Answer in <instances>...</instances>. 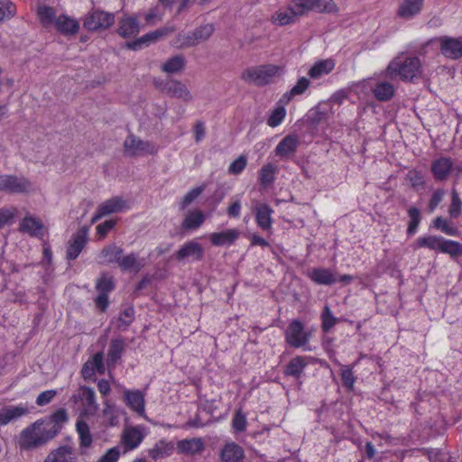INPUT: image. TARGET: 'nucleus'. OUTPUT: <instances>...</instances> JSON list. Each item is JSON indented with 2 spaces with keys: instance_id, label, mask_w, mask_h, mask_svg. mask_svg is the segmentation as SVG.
Listing matches in <instances>:
<instances>
[{
  "instance_id": "obj_21",
  "label": "nucleus",
  "mask_w": 462,
  "mask_h": 462,
  "mask_svg": "<svg viewBox=\"0 0 462 462\" xmlns=\"http://www.w3.org/2000/svg\"><path fill=\"white\" fill-rule=\"evenodd\" d=\"M123 249L116 244L105 246L98 254V263L103 265L119 263Z\"/></svg>"
},
{
  "instance_id": "obj_17",
  "label": "nucleus",
  "mask_w": 462,
  "mask_h": 462,
  "mask_svg": "<svg viewBox=\"0 0 462 462\" xmlns=\"http://www.w3.org/2000/svg\"><path fill=\"white\" fill-rule=\"evenodd\" d=\"M424 0H402L396 15L404 20H411L421 12Z\"/></svg>"
},
{
  "instance_id": "obj_11",
  "label": "nucleus",
  "mask_w": 462,
  "mask_h": 462,
  "mask_svg": "<svg viewBox=\"0 0 462 462\" xmlns=\"http://www.w3.org/2000/svg\"><path fill=\"white\" fill-rule=\"evenodd\" d=\"M144 437L145 432L143 426L125 427L121 436V443L125 447L124 452L136 448Z\"/></svg>"
},
{
  "instance_id": "obj_58",
  "label": "nucleus",
  "mask_w": 462,
  "mask_h": 462,
  "mask_svg": "<svg viewBox=\"0 0 462 462\" xmlns=\"http://www.w3.org/2000/svg\"><path fill=\"white\" fill-rule=\"evenodd\" d=\"M120 455V448L118 446L113 447L106 450V452L98 459V462H117Z\"/></svg>"
},
{
  "instance_id": "obj_50",
  "label": "nucleus",
  "mask_w": 462,
  "mask_h": 462,
  "mask_svg": "<svg viewBox=\"0 0 462 462\" xmlns=\"http://www.w3.org/2000/svg\"><path fill=\"white\" fill-rule=\"evenodd\" d=\"M134 317V310L132 307L126 308L122 311L117 319V328L121 330H125L133 322Z\"/></svg>"
},
{
  "instance_id": "obj_51",
  "label": "nucleus",
  "mask_w": 462,
  "mask_h": 462,
  "mask_svg": "<svg viewBox=\"0 0 462 462\" xmlns=\"http://www.w3.org/2000/svg\"><path fill=\"white\" fill-rule=\"evenodd\" d=\"M340 375L343 386L352 390L356 382L352 368L349 365H341Z\"/></svg>"
},
{
  "instance_id": "obj_25",
  "label": "nucleus",
  "mask_w": 462,
  "mask_h": 462,
  "mask_svg": "<svg viewBox=\"0 0 462 462\" xmlns=\"http://www.w3.org/2000/svg\"><path fill=\"white\" fill-rule=\"evenodd\" d=\"M453 167L449 158L441 157L435 160L431 164V171L438 180H445L448 177Z\"/></svg>"
},
{
  "instance_id": "obj_1",
  "label": "nucleus",
  "mask_w": 462,
  "mask_h": 462,
  "mask_svg": "<svg viewBox=\"0 0 462 462\" xmlns=\"http://www.w3.org/2000/svg\"><path fill=\"white\" fill-rule=\"evenodd\" d=\"M285 73V65L262 64L245 69L241 80L254 87L262 88L273 84L277 78Z\"/></svg>"
},
{
  "instance_id": "obj_52",
  "label": "nucleus",
  "mask_w": 462,
  "mask_h": 462,
  "mask_svg": "<svg viewBox=\"0 0 462 462\" xmlns=\"http://www.w3.org/2000/svg\"><path fill=\"white\" fill-rule=\"evenodd\" d=\"M321 328L324 332H328L337 322V319L333 316L329 307L326 305L321 313Z\"/></svg>"
},
{
  "instance_id": "obj_47",
  "label": "nucleus",
  "mask_w": 462,
  "mask_h": 462,
  "mask_svg": "<svg viewBox=\"0 0 462 462\" xmlns=\"http://www.w3.org/2000/svg\"><path fill=\"white\" fill-rule=\"evenodd\" d=\"M443 237L436 236H423L417 239L418 247H427L431 250L440 251Z\"/></svg>"
},
{
  "instance_id": "obj_27",
  "label": "nucleus",
  "mask_w": 462,
  "mask_h": 462,
  "mask_svg": "<svg viewBox=\"0 0 462 462\" xmlns=\"http://www.w3.org/2000/svg\"><path fill=\"white\" fill-rule=\"evenodd\" d=\"M272 208L266 204H258L255 207V218L257 225L263 230H268L272 226L273 219Z\"/></svg>"
},
{
  "instance_id": "obj_28",
  "label": "nucleus",
  "mask_w": 462,
  "mask_h": 462,
  "mask_svg": "<svg viewBox=\"0 0 462 462\" xmlns=\"http://www.w3.org/2000/svg\"><path fill=\"white\" fill-rule=\"evenodd\" d=\"M374 97L381 102H386L392 99L395 93L394 86L387 81H379L373 88Z\"/></svg>"
},
{
  "instance_id": "obj_34",
  "label": "nucleus",
  "mask_w": 462,
  "mask_h": 462,
  "mask_svg": "<svg viewBox=\"0 0 462 462\" xmlns=\"http://www.w3.org/2000/svg\"><path fill=\"white\" fill-rule=\"evenodd\" d=\"M335 68V61L332 59L322 60L316 62L309 70V76L312 79H319L328 75Z\"/></svg>"
},
{
  "instance_id": "obj_22",
  "label": "nucleus",
  "mask_w": 462,
  "mask_h": 462,
  "mask_svg": "<svg viewBox=\"0 0 462 462\" xmlns=\"http://www.w3.org/2000/svg\"><path fill=\"white\" fill-rule=\"evenodd\" d=\"M28 413V408L23 405L5 406L0 409V425H6L9 422L18 420Z\"/></svg>"
},
{
  "instance_id": "obj_37",
  "label": "nucleus",
  "mask_w": 462,
  "mask_h": 462,
  "mask_svg": "<svg viewBox=\"0 0 462 462\" xmlns=\"http://www.w3.org/2000/svg\"><path fill=\"white\" fill-rule=\"evenodd\" d=\"M71 455L72 448L69 446H62L50 453L45 462H75Z\"/></svg>"
},
{
  "instance_id": "obj_13",
  "label": "nucleus",
  "mask_w": 462,
  "mask_h": 462,
  "mask_svg": "<svg viewBox=\"0 0 462 462\" xmlns=\"http://www.w3.org/2000/svg\"><path fill=\"white\" fill-rule=\"evenodd\" d=\"M203 256L204 250L202 245L194 240L185 243L175 253V258L179 262H183L185 260L200 261L202 260Z\"/></svg>"
},
{
  "instance_id": "obj_57",
  "label": "nucleus",
  "mask_w": 462,
  "mask_h": 462,
  "mask_svg": "<svg viewBox=\"0 0 462 462\" xmlns=\"http://www.w3.org/2000/svg\"><path fill=\"white\" fill-rule=\"evenodd\" d=\"M462 201L456 190L451 193V204L449 207V214L452 217H457L461 213Z\"/></svg>"
},
{
  "instance_id": "obj_18",
  "label": "nucleus",
  "mask_w": 462,
  "mask_h": 462,
  "mask_svg": "<svg viewBox=\"0 0 462 462\" xmlns=\"http://www.w3.org/2000/svg\"><path fill=\"white\" fill-rule=\"evenodd\" d=\"M178 453L187 455V456H194L197 454H200L204 448L205 444L200 438H192V439H185L177 442L176 445Z\"/></svg>"
},
{
  "instance_id": "obj_49",
  "label": "nucleus",
  "mask_w": 462,
  "mask_h": 462,
  "mask_svg": "<svg viewBox=\"0 0 462 462\" xmlns=\"http://www.w3.org/2000/svg\"><path fill=\"white\" fill-rule=\"evenodd\" d=\"M408 216L410 221L408 224L407 233L408 235H413L421 220L420 211L417 208L411 207L408 209Z\"/></svg>"
},
{
  "instance_id": "obj_43",
  "label": "nucleus",
  "mask_w": 462,
  "mask_h": 462,
  "mask_svg": "<svg viewBox=\"0 0 462 462\" xmlns=\"http://www.w3.org/2000/svg\"><path fill=\"white\" fill-rule=\"evenodd\" d=\"M68 420V414L65 409L60 408L53 412L48 419L43 422L47 428L58 427L59 432L61 430L62 424Z\"/></svg>"
},
{
  "instance_id": "obj_61",
  "label": "nucleus",
  "mask_w": 462,
  "mask_h": 462,
  "mask_svg": "<svg viewBox=\"0 0 462 462\" xmlns=\"http://www.w3.org/2000/svg\"><path fill=\"white\" fill-rule=\"evenodd\" d=\"M15 208H0V228L9 224L14 217Z\"/></svg>"
},
{
  "instance_id": "obj_12",
  "label": "nucleus",
  "mask_w": 462,
  "mask_h": 462,
  "mask_svg": "<svg viewBox=\"0 0 462 462\" xmlns=\"http://www.w3.org/2000/svg\"><path fill=\"white\" fill-rule=\"evenodd\" d=\"M439 50L443 56L450 60H458L462 57V40L448 36L438 39Z\"/></svg>"
},
{
  "instance_id": "obj_39",
  "label": "nucleus",
  "mask_w": 462,
  "mask_h": 462,
  "mask_svg": "<svg viewBox=\"0 0 462 462\" xmlns=\"http://www.w3.org/2000/svg\"><path fill=\"white\" fill-rule=\"evenodd\" d=\"M205 220V216L200 210L189 211L183 220L182 226L188 230L199 227Z\"/></svg>"
},
{
  "instance_id": "obj_23",
  "label": "nucleus",
  "mask_w": 462,
  "mask_h": 462,
  "mask_svg": "<svg viewBox=\"0 0 462 462\" xmlns=\"http://www.w3.org/2000/svg\"><path fill=\"white\" fill-rule=\"evenodd\" d=\"M140 26L137 19L125 15L118 22L117 32L123 38L134 36L139 32Z\"/></svg>"
},
{
  "instance_id": "obj_3",
  "label": "nucleus",
  "mask_w": 462,
  "mask_h": 462,
  "mask_svg": "<svg viewBox=\"0 0 462 462\" xmlns=\"http://www.w3.org/2000/svg\"><path fill=\"white\" fill-rule=\"evenodd\" d=\"M58 433V427L47 428L44 422L36 421L21 432L19 446L23 449L38 448L53 439Z\"/></svg>"
},
{
  "instance_id": "obj_62",
  "label": "nucleus",
  "mask_w": 462,
  "mask_h": 462,
  "mask_svg": "<svg viewBox=\"0 0 462 462\" xmlns=\"http://www.w3.org/2000/svg\"><path fill=\"white\" fill-rule=\"evenodd\" d=\"M309 86L310 80L307 78L302 77L298 80L296 85L292 88H291V97L303 94L305 90L309 88Z\"/></svg>"
},
{
  "instance_id": "obj_32",
  "label": "nucleus",
  "mask_w": 462,
  "mask_h": 462,
  "mask_svg": "<svg viewBox=\"0 0 462 462\" xmlns=\"http://www.w3.org/2000/svg\"><path fill=\"white\" fill-rule=\"evenodd\" d=\"M105 216L122 212L127 208L126 201L120 197H113L98 206Z\"/></svg>"
},
{
  "instance_id": "obj_7",
  "label": "nucleus",
  "mask_w": 462,
  "mask_h": 462,
  "mask_svg": "<svg viewBox=\"0 0 462 462\" xmlns=\"http://www.w3.org/2000/svg\"><path fill=\"white\" fill-rule=\"evenodd\" d=\"M71 401L75 403L81 402L83 408L81 416L95 415L99 409V405L96 401L95 391L87 386L79 387L78 393L71 396Z\"/></svg>"
},
{
  "instance_id": "obj_40",
  "label": "nucleus",
  "mask_w": 462,
  "mask_h": 462,
  "mask_svg": "<svg viewBox=\"0 0 462 462\" xmlns=\"http://www.w3.org/2000/svg\"><path fill=\"white\" fill-rule=\"evenodd\" d=\"M76 430L79 437V445L81 448H89L93 442L89 426L82 420H79L76 423Z\"/></svg>"
},
{
  "instance_id": "obj_2",
  "label": "nucleus",
  "mask_w": 462,
  "mask_h": 462,
  "mask_svg": "<svg viewBox=\"0 0 462 462\" xmlns=\"http://www.w3.org/2000/svg\"><path fill=\"white\" fill-rule=\"evenodd\" d=\"M421 74V63L417 57L394 58L384 70L385 78L394 80L397 78L405 82H412Z\"/></svg>"
},
{
  "instance_id": "obj_29",
  "label": "nucleus",
  "mask_w": 462,
  "mask_h": 462,
  "mask_svg": "<svg viewBox=\"0 0 462 462\" xmlns=\"http://www.w3.org/2000/svg\"><path fill=\"white\" fill-rule=\"evenodd\" d=\"M186 66V59L182 54H177L168 59L162 64V70L167 74L181 72Z\"/></svg>"
},
{
  "instance_id": "obj_41",
  "label": "nucleus",
  "mask_w": 462,
  "mask_h": 462,
  "mask_svg": "<svg viewBox=\"0 0 462 462\" xmlns=\"http://www.w3.org/2000/svg\"><path fill=\"white\" fill-rule=\"evenodd\" d=\"M328 117L326 110H323L321 106H317L315 108L310 110L307 115L306 121L310 130H314L316 126L321 122L325 121Z\"/></svg>"
},
{
  "instance_id": "obj_63",
  "label": "nucleus",
  "mask_w": 462,
  "mask_h": 462,
  "mask_svg": "<svg viewBox=\"0 0 462 462\" xmlns=\"http://www.w3.org/2000/svg\"><path fill=\"white\" fill-rule=\"evenodd\" d=\"M57 392L55 390H48L41 393L37 399L36 403L39 406H43L51 402V400L56 396Z\"/></svg>"
},
{
  "instance_id": "obj_59",
  "label": "nucleus",
  "mask_w": 462,
  "mask_h": 462,
  "mask_svg": "<svg viewBox=\"0 0 462 462\" xmlns=\"http://www.w3.org/2000/svg\"><path fill=\"white\" fill-rule=\"evenodd\" d=\"M271 21L276 25H286L289 23V13L288 8L278 10L273 14Z\"/></svg>"
},
{
  "instance_id": "obj_4",
  "label": "nucleus",
  "mask_w": 462,
  "mask_h": 462,
  "mask_svg": "<svg viewBox=\"0 0 462 462\" xmlns=\"http://www.w3.org/2000/svg\"><path fill=\"white\" fill-rule=\"evenodd\" d=\"M291 6V23L292 15L300 16L307 12L314 10L320 13H336L337 5L333 0H292Z\"/></svg>"
},
{
  "instance_id": "obj_35",
  "label": "nucleus",
  "mask_w": 462,
  "mask_h": 462,
  "mask_svg": "<svg viewBox=\"0 0 462 462\" xmlns=\"http://www.w3.org/2000/svg\"><path fill=\"white\" fill-rule=\"evenodd\" d=\"M278 168L273 163L264 164L258 172V180L263 188L272 185L275 180Z\"/></svg>"
},
{
  "instance_id": "obj_15",
  "label": "nucleus",
  "mask_w": 462,
  "mask_h": 462,
  "mask_svg": "<svg viewBox=\"0 0 462 462\" xmlns=\"http://www.w3.org/2000/svg\"><path fill=\"white\" fill-rule=\"evenodd\" d=\"M175 30L176 29L174 26H165V27L160 28L154 32L144 34L143 36H142L141 38H139L138 40H136L134 42H127L126 47L128 49L136 51L141 48L142 44L148 45L151 42H154L158 41L159 39L165 37V36L171 34V32H175Z\"/></svg>"
},
{
  "instance_id": "obj_30",
  "label": "nucleus",
  "mask_w": 462,
  "mask_h": 462,
  "mask_svg": "<svg viewBox=\"0 0 462 462\" xmlns=\"http://www.w3.org/2000/svg\"><path fill=\"white\" fill-rule=\"evenodd\" d=\"M310 276L313 282L320 285H331L337 282V276L326 268H315Z\"/></svg>"
},
{
  "instance_id": "obj_10",
  "label": "nucleus",
  "mask_w": 462,
  "mask_h": 462,
  "mask_svg": "<svg viewBox=\"0 0 462 462\" xmlns=\"http://www.w3.org/2000/svg\"><path fill=\"white\" fill-rule=\"evenodd\" d=\"M311 334L312 328L304 326L298 319L293 320L291 322V346L310 350V348L307 347V345Z\"/></svg>"
},
{
  "instance_id": "obj_60",
  "label": "nucleus",
  "mask_w": 462,
  "mask_h": 462,
  "mask_svg": "<svg viewBox=\"0 0 462 462\" xmlns=\"http://www.w3.org/2000/svg\"><path fill=\"white\" fill-rule=\"evenodd\" d=\"M203 191L202 187L194 188L189 190L182 199L181 208H185L191 202H193Z\"/></svg>"
},
{
  "instance_id": "obj_46",
  "label": "nucleus",
  "mask_w": 462,
  "mask_h": 462,
  "mask_svg": "<svg viewBox=\"0 0 462 462\" xmlns=\"http://www.w3.org/2000/svg\"><path fill=\"white\" fill-rule=\"evenodd\" d=\"M215 31V27L212 23H206L199 26L193 30V37L197 44L202 43L208 41Z\"/></svg>"
},
{
  "instance_id": "obj_8",
  "label": "nucleus",
  "mask_w": 462,
  "mask_h": 462,
  "mask_svg": "<svg viewBox=\"0 0 462 462\" xmlns=\"http://www.w3.org/2000/svg\"><path fill=\"white\" fill-rule=\"evenodd\" d=\"M157 149L151 142L143 141L133 134L127 136L124 142V154L134 157L143 154H154Z\"/></svg>"
},
{
  "instance_id": "obj_5",
  "label": "nucleus",
  "mask_w": 462,
  "mask_h": 462,
  "mask_svg": "<svg viewBox=\"0 0 462 462\" xmlns=\"http://www.w3.org/2000/svg\"><path fill=\"white\" fill-rule=\"evenodd\" d=\"M34 190L32 182L22 175L1 174L0 192L7 194H28Z\"/></svg>"
},
{
  "instance_id": "obj_14",
  "label": "nucleus",
  "mask_w": 462,
  "mask_h": 462,
  "mask_svg": "<svg viewBox=\"0 0 462 462\" xmlns=\"http://www.w3.org/2000/svg\"><path fill=\"white\" fill-rule=\"evenodd\" d=\"M314 363L315 358L311 356H297L291 359V376L295 379L297 389L300 390L301 387L302 379L305 377V368Z\"/></svg>"
},
{
  "instance_id": "obj_53",
  "label": "nucleus",
  "mask_w": 462,
  "mask_h": 462,
  "mask_svg": "<svg viewBox=\"0 0 462 462\" xmlns=\"http://www.w3.org/2000/svg\"><path fill=\"white\" fill-rule=\"evenodd\" d=\"M285 116L286 109L284 106H278L275 109H273L271 116H269L267 125L271 127H275L282 123Z\"/></svg>"
},
{
  "instance_id": "obj_33",
  "label": "nucleus",
  "mask_w": 462,
  "mask_h": 462,
  "mask_svg": "<svg viewBox=\"0 0 462 462\" xmlns=\"http://www.w3.org/2000/svg\"><path fill=\"white\" fill-rule=\"evenodd\" d=\"M55 25L63 34H76L79 29V23L77 20L67 15H60L55 21Z\"/></svg>"
},
{
  "instance_id": "obj_24",
  "label": "nucleus",
  "mask_w": 462,
  "mask_h": 462,
  "mask_svg": "<svg viewBox=\"0 0 462 462\" xmlns=\"http://www.w3.org/2000/svg\"><path fill=\"white\" fill-rule=\"evenodd\" d=\"M240 236L237 229H227L223 232L212 233L209 236L210 242L215 246L232 245Z\"/></svg>"
},
{
  "instance_id": "obj_42",
  "label": "nucleus",
  "mask_w": 462,
  "mask_h": 462,
  "mask_svg": "<svg viewBox=\"0 0 462 462\" xmlns=\"http://www.w3.org/2000/svg\"><path fill=\"white\" fill-rule=\"evenodd\" d=\"M37 15L43 26H49L56 21V11L53 7L40 5L37 8Z\"/></svg>"
},
{
  "instance_id": "obj_31",
  "label": "nucleus",
  "mask_w": 462,
  "mask_h": 462,
  "mask_svg": "<svg viewBox=\"0 0 462 462\" xmlns=\"http://www.w3.org/2000/svg\"><path fill=\"white\" fill-rule=\"evenodd\" d=\"M173 451V444L165 439L157 441L154 446L148 450V455L153 460L166 457L171 455Z\"/></svg>"
},
{
  "instance_id": "obj_38",
  "label": "nucleus",
  "mask_w": 462,
  "mask_h": 462,
  "mask_svg": "<svg viewBox=\"0 0 462 462\" xmlns=\"http://www.w3.org/2000/svg\"><path fill=\"white\" fill-rule=\"evenodd\" d=\"M118 266L122 271L137 273L143 268V264L138 260L137 255L132 253L125 256H121Z\"/></svg>"
},
{
  "instance_id": "obj_19",
  "label": "nucleus",
  "mask_w": 462,
  "mask_h": 462,
  "mask_svg": "<svg viewBox=\"0 0 462 462\" xmlns=\"http://www.w3.org/2000/svg\"><path fill=\"white\" fill-rule=\"evenodd\" d=\"M20 230L32 236L43 237L45 228L42 222L32 216H26L20 223Z\"/></svg>"
},
{
  "instance_id": "obj_48",
  "label": "nucleus",
  "mask_w": 462,
  "mask_h": 462,
  "mask_svg": "<svg viewBox=\"0 0 462 462\" xmlns=\"http://www.w3.org/2000/svg\"><path fill=\"white\" fill-rule=\"evenodd\" d=\"M433 226L437 229L441 230L443 233L448 236H458L459 231L457 227L453 226L447 219L442 217H438L433 221Z\"/></svg>"
},
{
  "instance_id": "obj_45",
  "label": "nucleus",
  "mask_w": 462,
  "mask_h": 462,
  "mask_svg": "<svg viewBox=\"0 0 462 462\" xmlns=\"http://www.w3.org/2000/svg\"><path fill=\"white\" fill-rule=\"evenodd\" d=\"M115 280L112 276L103 273L97 280L96 290L98 293L108 294L115 289Z\"/></svg>"
},
{
  "instance_id": "obj_9",
  "label": "nucleus",
  "mask_w": 462,
  "mask_h": 462,
  "mask_svg": "<svg viewBox=\"0 0 462 462\" xmlns=\"http://www.w3.org/2000/svg\"><path fill=\"white\" fill-rule=\"evenodd\" d=\"M114 23L113 14L97 10L86 16L83 25L88 31H98L108 29Z\"/></svg>"
},
{
  "instance_id": "obj_56",
  "label": "nucleus",
  "mask_w": 462,
  "mask_h": 462,
  "mask_svg": "<svg viewBox=\"0 0 462 462\" xmlns=\"http://www.w3.org/2000/svg\"><path fill=\"white\" fill-rule=\"evenodd\" d=\"M15 5L9 1H0V22L15 14Z\"/></svg>"
},
{
  "instance_id": "obj_55",
  "label": "nucleus",
  "mask_w": 462,
  "mask_h": 462,
  "mask_svg": "<svg viewBox=\"0 0 462 462\" xmlns=\"http://www.w3.org/2000/svg\"><path fill=\"white\" fill-rule=\"evenodd\" d=\"M406 180H409L414 189L423 188L425 185L423 175L416 170L409 171L406 174Z\"/></svg>"
},
{
  "instance_id": "obj_26",
  "label": "nucleus",
  "mask_w": 462,
  "mask_h": 462,
  "mask_svg": "<svg viewBox=\"0 0 462 462\" xmlns=\"http://www.w3.org/2000/svg\"><path fill=\"white\" fill-rule=\"evenodd\" d=\"M126 404L139 415H144V396L140 391H125Z\"/></svg>"
},
{
  "instance_id": "obj_16",
  "label": "nucleus",
  "mask_w": 462,
  "mask_h": 462,
  "mask_svg": "<svg viewBox=\"0 0 462 462\" xmlns=\"http://www.w3.org/2000/svg\"><path fill=\"white\" fill-rule=\"evenodd\" d=\"M88 232V227L83 226L71 236L67 248L68 259L75 260L79 256L87 243Z\"/></svg>"
},
{
  "instance_id": "obj_6",
  "label": "nucleus",
  "mask_w": 462,
  "mask_h": 462,
  "mask_svg": "<svg viewBox=\"0 0 462 462\" xmlns=\"http://www.w3.org/2000/svg\"><path fill=\"white\" fill-rule=\"evenodd\" d=\"M153 84L158 90L170 97L179 98L185 102H189L193 99V96L188 87L178 79L163 80L155 79Z\"/></svg>"
},
{
  "instance_id": "obj_36",
  "label": "nucleus",
  "mask_w": 462,
  "mask_h": 462,
  "mask_svg": "<svg viewBox=\"0 0 462 462\" xmlns=\"http://www.w3.org/2000/svg\"><path fill=\"white\" fill-rule=\"evenodd\" d=\"M125 342L123 338L113 339L110 343L107 353L108 365H115L120 358L125 350Z\"/></svg>"
},
{
  "instance_id": "obj_44",
  "label": "nucleus",
  "mask_w": 462,
  "mask_h": 462,
  "mask_svg": "<svg viewBox=\"0 0 462 462\" xmlns=\"http://www.w3.org/2000/svg\"><path fill=\"white\" fill-rule=\"evenodd\" d=\"M440 252L457 258L462 255V245L453 240H446L443 238Z\"/></svg>"
},
{
  "instance_id": "obj_64",
  "label": "nucleus",
  "mask_w": 462,
  "mask_h": 462,
  "mask_svg": "<svg viewBox=\"0 0 462 462\" xmlns=\"http://www.w3.org/2000/svg\"><path fill=\"white\" fill-rule=\"evenodd\" d=\"M116 222L114 220H106L97 226V232L100 238H104L107 233L114 228Z\"/></svg>"
},
{
  "instance_id": "obj_20",
  "label": "nucleus",
  "mask_w": 462,
  "mask_h": 462,
  "mask_svg": "<svg viewBox=\"0 0 462 462\" xmlns=\"http://www.w3.org/2000/svg\"><path fill=\"white\" fill-rule=\"evenodd\" d=\"M245 451L241 446L235 442L226 443L220 451L222 462H243Z\"/></svg>"
},
{
  "instance_id": "obj_54",
  "label": "nucleus",
  "mask_w": 462,
  "mask_h": 462,
  "mask_svg": "<svg viewBox=\"0 0 462 462\" xmlns=\"http://www.w3.org/2000/svg\"><path fill=\"white\" fill-rule=\"evenodd\" d=\"M247 165V157L240 155L228 167V173L232 175H238L245 169Z\"/></svg>"
}]
</instances>
